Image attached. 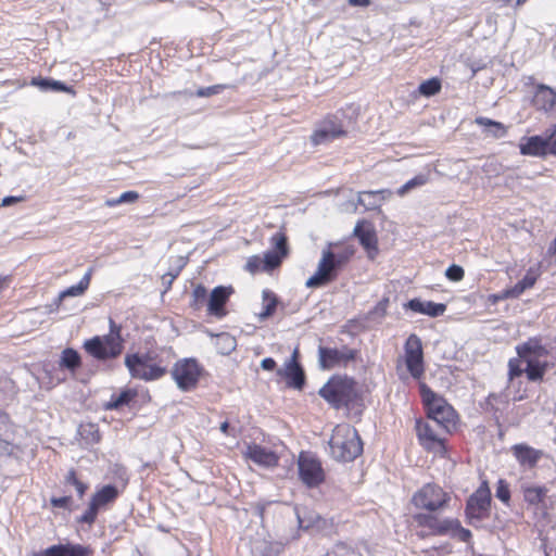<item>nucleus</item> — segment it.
Returning a JSON list of instances; mask_svg holds the SVG:
<instances>
[{
    "instance_id": "nucleus-1",
    "label": "nucleus",
    "mask_w": 556,
    "mask_h": 556,
    "mask_svg": "<svg viewBox=\"0 0 556 556\" xmlns=\"http://www.w3.org/2000/svg\"><path fill=\"white\" fill-rule=\"evenodd\" d=\"M332 408H350L359 399L356 381L348 376H332L318 391Z\"/></svg>"
},
{
    "instance_id": "nucleus-2",
    "label": "nucleus",
    "mask_w": 556,
    "mask_h": 556,
    "mask_svg": "<svg viewBox=\"0 0 556 556\" xmlns=\"http://www.w3.org/2000/svg\"><path fill=\"white\" fill-rule=\"evenodd\" d=\"M330 454L337 462H353L363 453V441L358 431L350 425H338L329 440Z\"/></svg>"
},
{
    "instance_id": "nucleus-3",
    "label": "nucleus",
    "mask_w": 556,
    "mask_h": 556,
    "mask_svg": "<svg viewBox=\"0 0 556 556\" xmlns=\"http://www.w3.org/2000/svg\"><path fill=\"white\" fill-rule=\"evenodd\" d=\"M330 244L321 253L315 274L306 280L307 288H319L326 286L338 277V271L349 262L353 251L336 253Z\"/></svg>"
},
{
    "instance_id": "nucleus-4",
    "label": "nucleus",
    "mask_w": 556,
    "mask_h": 556,
    "mask_svg": "<svg viewBox=\"0 0 556 556\" xmlns=\"http://www.w3.org/2000/svg\"><path fill=\"white\" fill-rule=\"evenodd\" d=\"M153 350H147L144 353L128 354L125 358V365L130 376L146 381L156 380L166 374V368L153 363Z\"/></svg>"
},
{
    "instance_id": "nucleus-5",
    "label": "nucleus",
    "mask_w": 556,
    "mask_h": 556,
    "mask_svg": "<svg viewBox=\"0 0 556 556\" xmlns=\"http://www.w3.org/2000/svg\"><path fill=\"white\" fill-rule=\"evenodd\" d=\"M203 372V366L193 357L178 359L170 370L172 378L181 392L195 390Z\"/></svg>"
},
{
    "instance_id": "nucleus-6",
    "label": "nucleus",
    "mask_w": 556,
    "mask_h": 556,
    "mask_svg": "<svg viewBox=\"0 0 556 556\" xmlns=\"http://www.w3.org/2000/svg\"><path fill=\"white\" fill-rule=\"evenodd\" d=\"M348 134L343 121L337 114L328 113L318 122L309 140L314 147H317L345 138Z\"/></svg>"
},
{
    "instance_id": "nucleus-7",
    "label": "nucleus",
    "mask_w": 556,
    "mask_h": 556,
    "mask_svg": "<svg viewBox=\"0 0 556 556\" xmlns=\"http://www.w3.org/2000/svg\"><path fill=\"white\" fill-rule=\"evenodd\" d=\"M491 508V491L483 482L467 500L465 516L468 525L480 528V522L488 518Z\"/></svg>"
},
{
    "instance_id": "nucleus-8",
    "label": "nucleus",
    "mask_w": 556,
    "mask_h": 556,
    "mask_svg": "<svg viewBox=\"0 0 556 556\" xmlns=\"http://www.w3.org/2000/svg\"><path fill=\"white\" fill-rule=\"evenodd\" d=\"M118 489L114 484H105L94 492L86 511L77 517L78 523L91 526L94 523L99 511L114 503L118 497Z\"/></svg>"
},
{
    "instance_id": "nucleus-9",
    "label": "nucleus",
    "mask_w": 556,
    "mask_h": 556,
    "mask_svg": "<svg viewBox=\"0 0 556 556\" xmlns=\"http://www.w3.org/2000/svg\"><path fill=\"white\" fill-rule=\"evenodd\" d=\"M451 497L440 485L435 483H427L418 490L412 498L415 507L435 511L447 505Z\"/></svg>"
},
{
    "instance_id": "nucleus-10",
    "label": "nucleus",
    "mask_w": 556,
    "mask_h": 556,
    "mask_svg": "<svg viewBox=\"0 0 556 556\" xmlns=\"http://www.w3.org/2000/svg\"><path fill=\"white\" fill-rule=\"evenodd\" d=\"M299 476L301 481L308 488H316L325 480V473L320 462L302 452L298 459Z\"/></svg>"
},
{
    "instance_id": "nucleus-11",
    "label": "nucleus",
    "mask_w": 556,
    "mask_h": 556,
    "mask_svg": "<svg viewBox=\"0 0 556 556\" xmlns=\"http://www.w3.org/2000/svg\"><path fill=\"white\" fill-rule=\"evenodd\" d=\"M518 356L523 358L525 374L530 381L542 380L547 368L548 363L542 359L547 355V350H516Z\"/></svg>"
},
{
    "instance_id": "nucleus-12",
    "label": "nucleus",
    "mask_w": 556,
    "mask_h": 556,
    "mask_svg": "<svg viewBox=\"0 0 556 556\" xmlns=\"http://www.w3.org/2000/svg\"><path fill=\"white\" fill-rule=\"evenodd\" d=\"M299 357L300 350H293L291 357L277 370V375L286 380L287 387L294 390H302L306 382L305 371Z\"/></svg>"
},
{
    "instance_id": "nucleus-13",
    "label": "nucleus",
    "mask_w": 556,
    "mask_h": 556,
    "mask_svg": "<svg viewBox=\"0 0 556 556\" xmlns=\"http://www.w3.org/2000/svg\"><path fill=\"white\" fill-rule=\"evenodd\" d=\"M319 366L323 369L330 370L334 368L346 367L356 358L357 350H318Z\"/></svg>"
},
{
    "instance_id": "nucleus-14",
    "label": "nucleus",
    "mask_w": 556,
    "mask_h": 556,
    "mask_svg": "<svg viewBox=\"0 0 556 556\" xmlns=\"http://www.w3.org/2000/svg\"><path fill=\"white\" fill-rule=\"evenodd\" d=\"M233 292L232 286L215 287L207 300V314L217 318L225 317L227 315L226 304Z\"/></svg>"
},
{
    "instance_id": "nucleus-15",
    "label": "nucleus",
    "mask_w": 556,
    "mask_h": 556,
    "mask_svg": "<svg viewBox=\"0 0 556 556\" xmlns=\"http://www.w3.org/2000/svg\"><path fill=\"white\" fill-rule=\"evenodd\" d=\"M427 410L428 417L446 431L455 426V410L444 399Z\"/></svg>"
},
{
    "instance_id": "nucleus-16",
    "label": "nucleus",
    "mask_w": 556,
    "mask_h": 556,
    "mask_svg": "<svg viewBox=\"0 0 556 556\" xmlns=\"http://www.w3.org/2000/svg\"><path fill=\"white\" fill-rule=\"evenodd\" d=\"M354 235L358 238L362 247L366 250L369 258L374 260L378 254V238L375 229L366 222L357 223Z\"/></svg>"
},
{
    "instance_id": "nucleus-17",
    "label": "nucleus",
    "mask_w": 556,
    "mask_h": 556,
    "mask_svg": "<svg viewBox=\"0 0 556 556\" xmlns=\"http://www.w3.org/2000/svg\"><path fill=\"white\" fill-rule=\"evenodd\" d=\"M511 453L522 467L534 468L543 456L541 450H536L526 443H518L511 446Z\"/></svg>"
},
{
    "instance_id": "nucleus-18",
    "label": "nucleus",
    "mask_w": 556,
    "mask_h": 556,
    "mask_svg": "<svg viewBox=\"0 0 556 556\" xmlns=\"http://www.w3.org/2000/svg\"><path fill=\"white\" fill-rule=\"evenodd\" d=\"M247 457L253 463L267 468L276 467L279 462V457L275 452L258 444L248 446Z\"/></svg>"
},
{
    "instance_id": "nucleus-19",
    "label": "nucleus",
    "mask_w": 556,
    "mask_h": 556,
    "mask_svg": "<svg viewBox=\"0 0 556 556\" xmlns=\"http://www.w3.org/2000/svg\"><path fill=\"white\" fill-rule=\"evenodd\" d=\"M522 155L545 157L549 154L545 136H531L522 138L519 143Z\"/></svg>"
},
{
    "instance_id": "nucleus-20",
    "label": "nucleus",
    "mask_w": 556,
    "mask_h": 556,
    "mask_svg": "<svg viewBox=\"0 0 556 556\" xmlns=\"http://www.w3.org/2000/svg\"><path fill=\"white\" fill-rule=\"evenodd\" d=\"M414 518L418 526L430 529L434 535H447L451 529L452 518L439 519L432 514H417Z\"/></svg>"
},
{
    "instance_id": "nucleus-21",
    "label": "nucleus",
    "mask_w": 556,
    "mask_h": 556,
    "mask_svg": "<svg viewBox=\"0 0 556 556\" xmlns=\"http://www.w3.org/2000/svg\"><path fill=\"white\" fill-rule=\"evenodd\" d=\"M416 431L420 444L426 450L432 451L438 446L444 448V440L438 437L430 424L417 420Z\"/></svg>"
},
{
    "instance_id": "nucleus-22",
    "label": "nucleus",
    "mask_w": 556,
    "mask_h": 556,
    "mask_svg": "<svg viewBox=\"0 0 556 556\" xmlns=\"http://www.w3.org/2000/svg\"><path fill=\"white\" fill-rule=\"evenodd\" d=\"M90 549L80 544H55L35 556H89Z\"/></svg>"
},
{
    "instance_id": "nucleus-23",
    "label": "nucleus",
    "mask_w": 556,
    "mask_h": 556,
    "mask_svg": "<svg viewBox=\"0 0 556 556\" xmlns=\"http://www.w3.org/2000/svg\"><path fill=\"white\" fill-rule=\"evenodd\" d=\"M407 307L415 313L424 314L430 317L442 316L446 311V305L444 303L421 301L419 299L409 300L407 303Z\"/></svg>"
},
{
    "instance_id": "nucleus-24",
    "label": "nucleus",
    "mask_w": 556,
    "mask_h": 556,
    "mask_svg": "<svg viewBox=\"0 0 556 556\" xmlns=\"http://www.w3.org/2000/svg\"><path fill=\"white\" fill-rule=\"evenodd\" d=\"M533 104L538 110L549 112L556 109V92L551 87L540 85L533 97Z\"/></svg>"
},
{
    "instance_id": "nucleus-25",
    "label": "nucleus",
    "mask_w": 556,
    "mask_h": 556,
    "mask_svg": "<svg viewBox=\"0 0 556 556\" xmlns=\"http://www.w3.org/2000/svg\"><path fill=\"white\" fill-rule=\"evenodd\" d=\"M137 396L138 391L136 389H124L118 394L111 395L110 401L105 404V409L118 410L125 406L132 407Z\"/></svg>"
},
{
    "instance_id": "nucleus-26",
    "label": "nucleus",
    "mask_w": 556,
    "mask_h": 556,
    "mask_svg": "<svg viewBox=\"0 0 556 556\" xmlns=\"http://www.w3.org/2000/svg\"><path fill=\"white\" fill-rule=\"evenodd\" d=\"M405 364L413 378L419 379L425 371L424 350H405Z\"/></svg>"
},
{
    "instance_id": "nucleus-27",
    "label": "nucleus",
    "mask_w": 556,
    "mask_h": 556,
    "mask_svg": "<svg viewBox=\"0 0 556 556\" xmlns=\"http://www.w3.org/2000/svg\"><path fill=\"white\" fill-rule=\"evenodd\" d=\"M93 269L89 268L87 273L84 275V277L79 280V282L75 286H71L70 288L63 290L60 292L55 303L58 306H60L61 302L68 296H80L85 294V292L88 290L91 281Z\"/></svg>"
},
{
    "instance_id": "nucleus-28",
    "label": "nucleus",
    "mask_w": 556,
    "mask_h": 556,
    "mask_svg": "<svg viewBox=\"0 0 556 556\" xmlns=\"http://www.w3.org/2000/svg\"><path fill=\"white\" fill-rule=\"evenodd\" d=\"M278 296L271 290H263L262 292V311L260 316L262 318H268L273 316L276 312L278 305Z\"/></svg>"
},
{
    "instance_id": "nucleus-29",
    "label": "nucleus",
    "mask_w": 556,
    "mask_h": 556,
    "mask_svg": "<svg viewBox=\"0 0 556 556\" xmlns=\"http://www.w3.org/2000/svg\"><path fill=\"white\" fill-rule=\"evenodd\" d=\"M547 488L541 485H530L523 488V498L529 505H539L544 502L547 494Z\"/></svg>"
},
{
    "instance_id": "nucleus-30",
    "label": "nucleus",
    "mask_w": 556,
    "mask_h": 556,
    "mask_svg": "<svg viewBox=\"0 0 556 556\" xmlns=\"http://www.w3.org/2000/svg\"><path fill=\"white\" fill-rule=\"evenodd\" d=\"M110 332L103 338L105 348H122V326L117 325L113 318L109 319Z\"/></svg>"
},
{
    "instance_id": "nucleus-31",
    "label": "nucleus",
    "mask_w": 556,
    "mask_h": 556,
    "mask_svg": "<svg viewBox=\"0 0 556 556\" xmlns=\"http://www.w3.org/2000/svg\"><path fill=\"white\" fill-rule=\"evenodd\" d=\"M81 365V358L77 350H62L60 366L74 372Z\"/></svg>"
},
{
    "instance_id": "nucleus-32",
    "label": "nucleus",
    "mask_w": 556,
    "mask_h": 556,
    "mask_svg": "<svg viewBox=\"0 0 556 556\" xmlns=\"http://www.w3.org/2000/svg\"><path fill=\"white\" fill-rule=\"evenodd\" d=\"M450 528L447 535L452 539H456L464 543H469L471 541L472 534L470 530L462 527L458 519L452 518Z\"/></svg>"
},
{
    "instance_id": "nucleus-33",
    "label": "nucleus",
    "mask_w": 556,
    "mask_h": 556,
    "mask_svg": "<svg viewBox=\"0 0 556 556\" xmlns=\"http://www.w3.org/2000/svg\"><path fill=\"white\" fill-rule=\"evenodd\" d=\"M270 243L274 247V252L286 258L289 255L288 237L285 231H278L270 238Z\"/></svg>"
},
{
    "instance_id": "nucleus-34",
    "label": "nucleus",
    "mask_w": 556,
    "mask_h": 556,
    "mask_svg": "<svg viewBox=\"0 0 556 556\" xmlns=\"http://www.w3.org/2000/svg\"><path fill=\"white\" fill-rule=\"evenodd\" d=\"M475 123L479 126L491 128V132L495 138L504 137L507 134V128L502 123L488 117L479 116L475 119Z\"/></svg>"
},
{
    "instance_id": "nucleus-35",
    "label": "nucleus",
    "mask_w": 556,
    "mask_h": 556,
    "mask_svg": "<svg viewBox=\"0 0 556 556\" xmlns=\"http://www.w3.org/2000/svg\"><path fill=\"white\" fill-rule=\"evenodd\" d=\"M441 89L442 83L441 79L438 77L427 79L422 81L418 87L419 93L428 98L438 94L441 91Z\"/></svg>"
},
{
    "instance_id": "nucleus-36",
    "label": "nucleus",
    "mask_w": 556,
    "mask_h": 556,
    "mask_svg": "<svg viewBox=\"0 0 556 556\" xmlns=\"http://www.w3.org/2000/svg\"><path fill=\"white\" fill-rule=\"evenodd\" d=\"M207 290L206 288L199 283L194 286L192 292H191V300H190V306L193 309H200L205 302H207Z\"/></svg>"
},
{
    "instance_id": "nucleus-37",
    "label": "nucleus",
    "mask_w": 556,
    "mask_h": 556,
    "mask_svg": "<svg viewBox=\"0 0 556 556\" xmlns=\"http://www.w3.org/2000/svg\"><path fill=\"white\" fill-rule=\"evenodd\" d=\"M64 481L66 484H71V485L75 486V490H76L79 498H83V496L86 494V492L88 490V484L80 481L77 478L76 471L73 468L67 471Z\"/></svg>"
},
{
    "instance_id": "nucleus-38",
    "label": "nucleus",
    "mask_w": 556,
    "mask_h": 556,
    "mask_svg": "<svg viewBox=\"0 0 556 556\" xmlns=\"http://www.w3.org/2000/svg\"><path fill=\"white\" fill-rule=\"evenodd\" d=\"M262 258L264 263V271L266 273H270L279 268L285 260L274 251L266 252Z\"/></svg>"
},
{
    "instance_id": "nucleus-39",
    "label": "nucleus",
    "mask_w": 556,
    "mask_h": 556,
    "mask_svg": "<svg viewBox=\"0 0 556 556\" xmlns=\"http://www.w3.org/2000/svg\"><path fill=\"white\" fill-rule=\"evenodd\" d=\"M541 274H542L541 263H538L535 266L530 267L527 270V274L519 282L526 288V290L531 289L536 283Z\"/></svg>"
},
{
    "instance_id": "nucleus-40",
    "label": "nucleus",
    "mask_w": 556,
    "mask_h": 556,
    "mask_svg": "<svg viewBox=\"0 0 556 556\" xmlns=\"http://www.w3.org/2000/svg\"><path fill=\"white\" fill-rule=\"evenodd\" d=\"M428 182V176L424 174L416 175L414 178L406 181L402 187H400L396 193L400 197L405 195L409 190L424 186Z\"/></svg>"
},
{
    "instance_id": "nucleus-41",
    "label": "nucleus",
    "mask_w": 556,
    "mask_h": 556,
    "mask_svg": "<svg viewBox=\"0 0 556 556\" xmlns=\"http://www.w3.org/2000/svg\"><path fill=\"white\" fill-rule=\"evenodd\" d=\"M525 372L523 358H510L508 362V378L511 381L515 377H519Z\"/></svg>"
},
{
    "instance_id": "nucleus-42",
    "label": "nucleus",
    "mask_w": 556,
    "mask_h": 556,
    "mask_svg": "<svg viewBox=\"0 0 556 556\" xmlns=\"http://www.w3.org/2000/svg\"><path fill=\"white\" fill-rule=\"evenodd\" d=\"M420 391H421L422 401H424L427 409H429L431 406L437 404L439 401L443 400L442 396L438 395L426 384H421Z\"/></svg>"
},
{
    "instance_id": "nucleus-43",
    "label": "nucleus",
    "mask_w": 556,
    "mask_h": 556,
    "mask_svg": "<svg viewBox=\"0 0 556 556\" xmlns=\"http://www.w3.org/2000/svg\"><path fill=\"white\" fill-rule=\"evenodd\" d=\"M244 269L252 275H255L260 271H264V263L262 256L252 255L248 257L247 263L244 265Z\"/></svg>"
},
{
    "instance_id": "nucleus-44",
    "label": "nucleus",
    "mask_w": 556,
    "mask_h": 556,
    "mask_svg": "<svg viewBox=\"0 0 556 556\" xmlns=\"http://www.w3.org/2000/svg\"><path fill=\"white\" fill-rule=\"evenodd\" d=\"M50 504L54 508H63V509H66L70 511L73 509V507H72L73 498L70 495H65V496H61V497L52 496L50 498Z\"/></svg>"
},
{
    "instance_id": "nucleus-45",
    "label": "nucleus",
    "mask_w": 556,
    "mask_h": 556,
    "mask_svg": "<svg viewBox=\"0 0 556 556\" xmlns=\"http://www.w3.org/2000/svg\"><path fill=\"white\" fill-rule=\"evenodd\" d=\"M226 88H227L226 85H214V86H208V87H202L195 91V96L199 98H207V97H212L214 94L219 93L220 91H223Z\"/></svg>"
},
{
    "instance_id": "nucleus-46",
    "label": "nucleus",
    "mask_w": 556,
    "mask_h": 556,
    "mask_svg": "<svg viewBox=\"0 0 556 556\" xmlns=\"http://www.w3.org/2000/svg\"><path fill=\"white\" fill-rule=\"evenodd\" d=\"M445 276L448 280L457 282L464 279L465 270L462 266L453 264L446 269Z\"/></svg>"
},
{
    "instance_id": "nucleus-47",
    "label": "nucleus",
    "mask_w": 556,
    "mask_h": 556,
    "mask_svg": "<svg viewBox=\"0 0 556 556\" xmlns=\"http://www.w3.org/2000/svg\"><path fill=\"white\" fill-rule=\"evenodd\" d=\"M97 359H110L119 355L122 350H87Z\"/></svg>"
},
{
    "instance_id": "nucleus-48",
    "label": "nucleus",
    "mask_w": 556,
    "mask_h": 556,
    "mask_svg": "<svg viewBox=\"0 0 556 556\" xmlns=\"http://www.w3.org/2000/svg\"><path fill=\"white\" fill-rule=\"evenodd\" d=\"M545 138L549 154L556 155V124L545 132Z\"/></svg>"
},
{
    "instance_id": "nucleus-49",
    "label": "nucleus",
    "mask_w": 556,
    "mask_h": 556,
    "mask_svg": "<svg viewBox=\"0 0 556 556\" xmlns=\"http://www.w3.org/2000/svg\"><path fill=\"white\" fill-rule=\"evenodd\" d=\"M496 497L504 503L510 500V491L508 484L504 480H500L496 486Z\"/></svg>"
},
{
    "instance_id": "nucleus-50",
    "label": "nucleus",
    "mask_w": 556,
    "mask_h": 556,
    "mask_svg": "<svg viewBox=\"0 0 556 556\" xmlns=\"http://www.w3.org/2000/svg\"><path fill=\"white\" fill-rule=\"evenodd\" d=\"M526 291V288L518 281L515 286L511 288H507L504 290V295L508 296V299H517L519 298L523 292Z\"/></svg>"
},
{
    "instance_id": "nucleus-51",
    "label": "nucleus",
    "mask_w": 556,
    "mask_h": 556,
    "mask_svg": "<svg viewBox=\"0 0 556 556\" xmlns=\"http://www.w3.org/2000/svg\"><path fill=\"white\" fill-rule=\"evenodd\" d=\"M30 85L40 88L41 90H49L51 85L50 78L33 77Z\"/></svg>"
},
{
    "instance_id": "nucleus-52",
    "label": "nucleus",
    "mask_w": 556,
    "mask_h": 556,
    "mask_svg": "<svg viewBox=\"0 0 556 556\" xmlns=\"http://www.w3.org/2000/svg\"><path fill=\"white\" fill-rule=\"evenodd\" d=\"M50 90L74 93L73 87L66 86L64 83L51 79Z\"/></svg>"
},
{
    "instance_id": "nucleus-53",
    "label": "nucleus",
    "mask_w": 556,
    "mask_h": 556,
    "mask_svg": "<svg viewBox=\"0 0 556 556\" xmlns=\"http://www.w3.org/2000/svg\"><path fill=\"white\" fill-rule=\"evenodd\" d=\"M139 199V193L137 191H126L119 195V202L123 203H134Z\"/></svg>"
},
{
    "instance_id": "nucleus-54",
    "label": "nucleus",
    "mask_w": 556,
    "mask_h": 556,
    "mask_svg": "<svg viewBox=\"0 0 556 556\" xmlns=\"http://www.w3.org/2000/svg\"><path fill=\"white\" fill-rule=\"evenodd\" d=\"M84 348H105L104 342H103V338L97 336V337L92 338L91 340H88L84 344Z\"/></svg>"
},
{
    "instance_id": "nucleus-55",
    "label": "nucleus",
    "mask_w": 556,
    "mask_h": 556,
    "mask_svg": "<svg viewBox=\"0 0 556 556\" xmlns=\"http://www.w3.org/2000/svg\"><path fill=\"white\" fill-rule=\"evenodd\" d=\"M405 348H421V341L416 334L408 337Z\"/></svg>"
},
{
    "instance_id": "nucleus-56",
    "label": "nucleus",
    "mask_w": 556,
    "mask_h": 556,
    "mask_svg": "<svg viewBox=\"0 0 556 556\" xmlns=\"http://www.w3.org/2000/svg\"><path fill=\"white\" fill-rule=\"evenodd\" d=\"M261 367L264 370H274L276 368V362L271 357H266L262 361Z\"/></svg>"
},
{
    "instance_id": "nucleus-57",
    "label": "nucleus",
    "mask_w": 556,
    "mask_h": 556,
    "mask_svg": "<svg viewBox=\"0 0 556 556\" xmlns=\"http://www.w3.org/2000/svg\"><path fill=\"white\" fill-rule=\"evenodd\" d=\"M387 190H379V191H363V192H359V195H358V202L359 204L364 205L365 206V200H364V197H374L378 193H383L386 192Z\"/></svg>"
},
{
    "instance_id": "nucleus-58",
    "label": "nucleus",
    "mask_w": 556,
    "mask_h": 556,
    "mask_svg": "<svg viewBox=\"0 0 556 556\" xmlns=\"http://www.w3.org/2000/svg\"><path fill=\"white\" fill-rule=\"evenodd\" d=\"M269 503H264V502H258L255 504V514L263 520L264 519V514H265V509H266V506L268 505Z\"/></svg>"
},
{
    "instance_id": "nucleus-59",
    "label": "nucleus",
    "mask_w": 556,
    "mask_h": 556,
    "mask_svg": "<svg viewBox=\"0 0 556 556\" xmlns=\"http://www.w3.org/2000/svg\"><path fill=\"white\" fill-rule=\"evenodd\" d=\"M0 451L3 454L10 455L12 453V445L9 441L0 439Z\"/></svg>"
},
{
    "instance_id": "nucleus-60",
    "label": "nucleus",
    "mask_w": 556,
    "mask_h": 556,
    "mask_svg": "<svg viewBox=\"0 0 556 556\" xmlns=\"http://www.w3.org/2000/svg\"><path fill=\"white\" fill-rule=\"evenodd\" d=\"M351 7H362L366 8L371 4V0H348Z\"/></svg>"
},
{
    "instance_id": "nucleus-61",
    "label": "nucleus",
    "mask_w": 556,
    "mask_h": 556,
    "mask_svg": "<svg viewBox=\"0 0 556 556\" xmlns=\"http://www.w3.org/2000/svg\"><path fill=\"white\" fill-rule=\"evenodd\" d=\"M89 429H90V434H91V441L92 442H99L100 440V433H99V430L96 428L94 425H88Z\"/></svg>"
},
{
    "instance_id": "nucleus-62",
    "label": "nucleus",
    "mask_w": 556,
    "mask_h": 556,
    "mask_svg": "<svg viewBox=\"0 0 556 556\" xmlns=\"http://www.w3.org/2000/svg\"><path fill=\"white\" fill-rule=\"evenodd\" d=\"M23 198H17V197H5L3 200H2V205L3 206H9L13 203H16V202H20L22 201Z\"/></svg>"
},
{
    "instance_id": "nucleus-63",
    "label": "nucleus",
    "mask_w": 556,
    "mask_h": 556,
    "mask_svg": "<svg viewBox=\"0 0 556 556\" xmlns=\"http://www.w3.org/2000/svg\"><path fill=\"white\" fill-rule=\"evenodd\" d=\"M508 296H505L504 295V290L497 294H492L490 295L489 300L492 302V303H497L500 301H503V300H507Z\"/></svg>"
},
{
    "instance_id": "nucleus-64",
    "label": "nucleus",
    "mask_w": 556,
    "mask_h": 556,
    "mask_svg": "<svg viewBox=\"0 0 556 556\" xmlns=\"http://www.w3.org/2000/svg\"><path fill=\"white\" fill-rule=\"evenodd\" d=\"M121 204L122 203L119 202V197L118 198H114V199H108L105 201V205L109 206V207H115V206H118Z\"/></svg>"
}]
</instances>
